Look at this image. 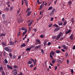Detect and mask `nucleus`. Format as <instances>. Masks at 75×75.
<instances>
[{
  "mask_svg": "<svg viewBox=\"0 0 75 75\" xmlns=\"http://www.w3.org/2000/svg\"><path fill=\"white\" fill-rule=\"evenodd\" d=\"M55 8H53L52 10V11L51 12L52 15H54V11H55Z\"/></svg>",
  "mask_w": 75,
  "mask_h": 75,
  "instance_id": "obj_7",
  "label": "nucleus"
},
{
  "mask_svg": "<svg viewBox=\"0 0 75 75\" xmlns=\"http://www.w3.org/2000/svg\"><path fill=\"white\" fill-rule=\"evenodd\" d=\"M30 61H32L33 62H34V60L32 58H30Z\"/></svg>",
  "mask_w": 75,
  "mask_h": 75,
  "instance_id": "obj_43",
  "label": "nucleus"
},
{
  "mask_svg": "<svg viewBox=\"0 0 75 75\" xmlns=\"http://www.w3.org/2000/svg\"><path fill=\"white\" fill-rule=\"evenodd\" d=\"M25 28L22 27L21 28V30H25Z\"/></svg>",
  "mask_w": 75,
  "mask_h": 75,
  "instance_id": "obj_49",
  "label": "nucleus"
},
{
  "mask_svg": "<svg viewBox=\"0 0 75 75\" xmlns=\"http://www.w3.org/2000/svg\"><path fill=\"white\" fill-rule=\"evenodd\" d=\"M44 46H45L46 45V44H47V42H45L44 43Z\"/></svg>",
  "mask_w": 75,
  "mask_h": 75,
  "instance_id": "obj_47",
  "label": "nucleus"
},
{
  "mask_svg": "<svg viewBox=\"0 0 75 75\" xmlns=\"http://www.w3.org/2000/svg\"><path fill=\"white\" fill-rule=\"evenodd\" d=\"M31 50V48H28L26 49V51H30Z\"/></svg>",
  "mask_w": 75,
  "mask_h": 75,
  "instance_id": "obj_31",
  "label": "nucleus"
},
{
  "mask_svg": "<svg viewBox=\"0 0 75 75\" xmlns=\"http://www.w3.org/2000/svg\"><path fill=\"white\" fill-rule=\"evenodd\" d=\"M74 19L73 18H71V21L72 24L74 23Z\"/></svg>",
  "mask_w": 75,
  "mask_h": 75,
  "instance_id": "obj_15",
  "label": "nucleus"
},
{
  "mask_svg": "<svg viewBox=\"0 0 75 75\" xmlns=\"http://www.w3.org/2000/svg\"><path fill=\"white\" fill-rule=\"evenodd\" d=\"M40 47H41V45H40L37 46L35 47V50H37L38 48H40Z\"/></svg>",
  "mask_w": 75,
  "mask_h": 75,
  "instance_id": "obj_6",
  "label": "nucleus"
},
{
  "mask_svg": "<svg viewBox=\"0 0 75 75\" xmlns=\"http://www.w3.org/2000/svg\"><path fill=\"white\" fill-rule=\"evenodd\" d=\"M69 60H67V64H69Z\"/></svg>",
  "mask_w": 75,
  "mask_h": 75,
  "instance_id": "obj_56",
  "label": "nucleus"
},
{
  "mask_svg": "<svg viewBox=\"0 0 75 75\" xmlns=\"http://www.w3.org/2000/svg\"><path fill=\"white\" fill-rule=\"evenodd\" d=\"M53 20H54V18H53L51 17L50 20L51 21H53Z\"/></svg>",
  "mask_w": 75,
  "mask_h": 75,
  "instance_id": "obj_48",
  "label": "nucleus"
},
{
  "mask_svg": "<svg viewBox=\"0 0 75 75\" xmlns=\"http://www.w3.org/2000/svg\"><path fill=\"white\" fill-rule=\"evenodd\" d=\"M8 51L10 52H12V50H11V49H9Z\"/></svg>",
  "mask_w": 75,
  "mask_h": 75,
  "instance_id": "obj_52",
  "label": "nucleus"
},
{
  "mask_svg": "<svg viewBox=\"0 0 75 75\" xmlns=\"http://www.w3.org/2000/svg\"><path fill=\"white\" fill-rule=\"evenodd\" d=\"M9 44L10 45H14V42H13L12 41H10L9 42Z\"/></svg>",
  "mask_w": 75,
  "mask_h": 75,
  "instance_id": "obj_3",
  "label": "nucleus"
},
{
  "mask_svg": "<svg viewBox=\"0 0 75 75\" xmlns=\"http://www.w3.org/2000/svg\"><path fill=\"white\" fill-rule=\"evenodd\" d=\"M71 74H74V69H71Z\"/></svg>",
  "mask_w": 75,
  "mask_h": 75,
  "instance_id": "obj_40",
  "label": "nucleus"
},
{
  "mask_svg": "<svg viewBox=\"0 0 75 75\" xmlns=\"http://www.w3.org/2000/svg\"><path fill=\"white\" fill-rule=\"evenodd\" d=\"M74 35V34H72L70 37V38L71 40H72L73 39V36Z\"/></svg>",
  "mask_w": 75,
  "mask_h": 75,
  "instance_id": "obj_11",
  "label": "nucleus"
},
{
  "mask_svg": "<svg viewBox=\"0 0 75 75\" xmlns=\"http://www.w3.org/2000/svg\"><path fill=\"white\" fill-rule=\"evenodd\" d=\"M21 55H20V56H19L18 57V59H20L21 58Z\"/></svg>",
  "mask_w": 75,
  "mask_h": 75,
  "instance_id": "obj_39",
  "label": "nucleus"
},
{
  "mask_svg": "<svg viewBox=\"0 0 75 75\" xmlns=\"http://www.w3.org/2000/svg\"><path fill=\"white\" fill-rule=\"evenodd\" d=\"M21 34V31H20L17 34L18 36H20Z\"/></svg>",
  "mask_w": 75,
  "mask_h": 75,
  "instance_id": "obj_30",
  "label": "nucleus"
},
{
  "mask_svg": "<svg viewBox=\"0 0 75 75\" xmlns=\"http://www.w3.org/2000/svg\"><path fill=\"white\" fill-rule=\"evenodd\" d=\"M6 35V33H2L0 35V37H3V36H5Z\"/></svg>",
  "mask_w": 75,
  "mask_h": 75,
  "instance_id": "obj_20",
  "label": "nucleus"
},
{
  "mask_svg": "<svg viewBox=\"0 0 75 75\" xmlns=\"http://www.w3.org/2000/svg\"><path fill=\"white\" fill-rule=\"evenodd\" d=\"M2 17L3 18H4V19H5V18H6L5 16V14H3L2 15Z\"/></svg>",
  "mask_w": 75,
  "mask_h": 75,
  "instance_id": "obj_26",
  "label": "nucleus"
},
{
  "mask_svg": "<svg viewBox=\"0 0 75 75\" xmlns=\"http://www.w3.org/2000/svg\"><path fill=\"white\" fill-rule=\"evenodd\" d=\"M62 35V33H60L58 35H59V36L60 37H61V36Z\"/></svg>",
  "mask_w": 75,
  "mask_h": 75,
  "instance_id": "obj_37",
  "label": "nucleus"
},
{
  "mask_svg": "<svg viewBox=\"0 0 75 75\" xmlns=\"http://www.w3.org/2000/svg\"><path fill=\"white\" fill-rule=\"evenodd\" d=\"M64 20H65V18H63L62 19V21H64Z\"/></svg>",
  "mask_w": 75,
  "mask_h": 75,
  "instance_id": "obj_54",
  "label": "nucleus"
},
{
  "mask_svg": "<svg viewBox=\"0 0 75 75\" xmlns=\"http://www.w3.org/2000/svg\"><path fill=\"white\" fill-rule=\"evenodd\" d=\"M73 50H75V45H74L72 48Z\"/></svg>",
  "mask_w": 75,
  "mask_h": 75,
  "instance_id": "obj_53",
  "label": "nucleus"
},
{
  "mask_svg": "<svg viewBox=\"0 0 75 75\" xmlns=\"http://www.w3.org/2000/svg\"><path fill=\"white\" fill-rule=\"evenodd\" d=\"M47 45H51V43L50 42H49L48 43Z\"/></svg>",
  "mask_w": 75,
  "mask_h": 75,
  "instance_id": "obj_55",
  "label": "nucleus"
},
{
  "mask_svg": "<svg viewBox=\"0 0 75 75\" xmlns=\"http://www.w3.org/2000/svg\"><path fill=\"white\" fill-rule=\"evenodd\" d=\"M5 50L6 51H9V49L8 47H6L5 48Z\"/></svg>",
  "mask_w": 75,
  "mask_h": 75,
  "instance_id": "obj_10",
  "label": "nucleus"
},
{
  "mask_svg": "<svg viewBox=\"0 0 75 75\" xmlns=\"http://www.w3.org/2000/svg\"><path fill=\"white\" fill-rule=\"evenodd\" d=\"M34 67V65L33 64H32L30 66V67L31 68H32V67Z\"/></svg>",
  "mask_w": 75,
  "mask_h": 75,
  "instance_id": "obj_46",
  "label": "nucleus"
},
{
  "mask_svg": "<svg viewBox=\"0 0 75 75\" xmlns=\"http://www.w3.org/2000/svg\"><path fill=\"white\" fill-rule=\"evenodd\" d=\"M28 40L26 42H27L28 43V42L29 41V38L27 39Z\"/></svg>",
  "mask_w": 75,
  "mask_h": 75,
  "instance_id": "obj_61",
  "label": "nucleus"
},
{
  "mask_svg": "<svg viewBox=\"0 0 75 75\" xmlns=\"http://www.w3.org/2000/svg\"><path fill=\"white\" fill-rule=\"evenodd\" d=\"M16 56H13L12 59H13V60H14V59H16Z\"/></svg>",
  "mask_w": 75,
  "mask_h": 75,
  "instance_id": "obj_28",
  "label": "nucleus"
},
{
  "mask_svg": "<svg viewBox=\"0 0 75 75\" xmlns=\"http://www.w3.org/2000/svg\"><path fill=\"white\" fill-rule=\"evenodd\" d=\"M57 62H59V63H62V61L59 59H57Z\"/></svg>",
  "mask_w": 75,
  "mask_h": 75,
  "instance_id": "obj_21",
  "label": "nucleus"
},
{
  "mask_svg": "<svg viewBox=\"0 0 75 75\" xmlns=\"http://www.w3.org/2000/svg\"><path fill=\"white\" fill-rule=\"evenodd\" d=\"M7 67L8 68V69H13V67L12 66H9L8 64L7 65Z\"/></svg>",
  "mask_w": 75,
  "mask_h": 75,
  "instance_id": "obj_2",
  "label": "nucleus"
},
{
  "mask_svg": "<svg viewBox=\"0 0 75 75\" xmlns=\"http://www.w3.org/2000/svg\"><path fill=\"white\" fill-rule=\"evenodd\" d=\"M1 74L2 75H5V72H4V71H2Z\"/></svg>",
  "mask_w": 75,
  "mask_h": 75,
  "instance_id": "obj_23",
  "label": "nucleus"
},
{
  "mask_svg": "<svg viewBox=\"0 0 75 75\" xmlns=\"http://www.w3.org/2000/svg\"><path fill=\"white\" fill-rule=\"evenodd\" d=\"M24 52H23V53H22V54H23L22 56L24 55Z\"/></svg>",
  "mask_w": 75,
  "mask_h": 75,
  "instance_id": "obj_62",
  "label": "nucleus"
},
{
  "mask_svg": "<svg viewBox=\"0 0 75 75\" xmlns=\"http://www.w3.org/2000/svg\"><path fill=\"white\" fill-rule=\"evenodd\" d=\"M52 23H51L49 25V27H52Z\"/></svg>",
  "mask_w": 75,
  "mask_h": 75,
  "instance_id": "obj_41",
  "label": "nucleus"
},
{
  "mask_svg": "<svg viewBox=\"0 0 75 75\" xmlns=\"http://www.w3.org/2000/svg\"><path fill=\"white\" fill-rule=\"evenodd\" d=\"M25 4H28V1H25Z\"/></svg>",
  "mask_w": 75,
  "mask_h": 75,
  "instance_id": "obj_57",
  "label": "nucleus"
},
{
  "mask_svg": "<svg viewBox=\"0 0 75 75\" xmlns=\"http://www.w3.org/2000/svg\"><path fill=\"white\" fill-rule=\"evenodd\" d=\"M41 51L42 52V54H44V50H43L41 49Z\"/></svg>",
  "mask_w": 75,
  "mask_h": 75,
  "instance_id": "obj_44",
  "label": "nucleus"
},
{
  "mask_svg": "<svg viewBox=\"0 0 75 75\" xmlns=\"http://www.w3.org/2000/svg\"><path fill=\"white\" fill-rule=\"evenodd\" d=\"M59 29H60L59 28H56L54 29V31L57 32L58 30H59Z\"/></svg>",
  "mask_w": 75,
  "mask_h": 75,
  "instance_id": "obj_8",
  "label": "nucleus"
},
{
  "mask_svg": "<svg viewBox=\"0 0 75 75\" xmlns=\"http://www.w3.org/2000/svg\"><path fill=\"white\" fill-rule=\"evenodd\" d=\"M18 23H22L23 22V19L21 18L20 19H18Z\"/></svg>",
  "mask_w": 75,
  "mask_h": 75,
  "instance_id": "obj_4",
  "label": "nucleus"
},
{
  "mask_svg": "<svg viewBox=\"0 0 75 75\" xmlns=\"http://www.w3.org/2000/svg\"><path fill=\"white\" fill-rule=\"evenodd\" d=\"M42 8V5L41 4L40 6V7L39 8V10H41Z\"/></svg>",
  "mask_w": 75,
  "mask_h": 75,
  "instance_id": "obj_24",
  "label": "nucleus"
},
{
  "mask_svg": "<svg viewBox=\"0 0 75 75\" xmlns=\"http://www.w3.org/2000/svg\"><path fill=\"white\" fill-rule=\"evenodd\" d=\"M17 69H14L13 70V72L14 75H17Z\"/></svg>",
  "mask_w": 75,
  "mask_h": 75,
  "instance_id": "obj_1",
  "label": "nucleus"
},
{
  "mask_svg": "<svg viewBox=\"0 0 75 75\" xmlns=\"http://www.w3.org/2000/svg\"><path fill=\"white\" fill-rule=\"evenodd\" d=\"M32 23H33L32 21H31L30 22V23H29V24H28V26L30 27V25H31V24H32Z\"/></svg>",
  "mask_w": 75,
  "mask_h": 75,
  "instance_id": "obj_14",
  "label": "nucleus"
},
{
  "mask_svg": "<svg viewBox=\"0 0 75 75\" xmlns=\"http://www.w3.org/2000/svg\"><path fill=\"white\" fill-rule=\"evenodd\" d=\"M35 41L36 42H38L39 44H41V41H40V40L38 39H36Z\"/></svg>",
  "mask_w": 75,
  "mask_h": 75,
  "instance_id": "obj_5",
  "label": "nucleus"
},
{
  "mask_svg": "<svg viewBox=\"0 0 75 75\" xmlns=\"http://www.w3.org/2000/svg\"><path fill=\"white\" fill-rule=\"evenodd\" d=\"M50 54H52V55H54V52H53V51H52L51 53H50Z\"/></svg>",
  "mask_w": 75,
  "mask_h": 75,
  "instance_id": "obj_35",
  "label": "nucleus"
},
{
  "mask_svg": "<svg viewBox=\"0 0 75 75\" xmlns=\"http://www.w3.org/2000/svg\"><path fill=\"white\" fill-rule=\"evenodd\" d=\"M60 37H61L60 36H59V35H58L57 36V38L56 40H59V38H60Z\"/></svg>",
  "mask_w": 75,
  "mask_h": 75,
  "instance_id": "obj_29",
  "label": "nucleus"
},
{
  "mask_svg": "<svg viewBox=\"0 0 75 75\" xmlns=\"http://www.w3.org/2000/svg\"><path fill=\"white\" fill-rule=\"evenodd\" d=\"M23 73H21V72H20V75H23Z\"/></svg>",
  "mask_w": 75,
  "mask_h": 75,
  "instance_id": "obj_64",
  "label": "nucleus"
},
{
  "mask_svg": "<svg viewBox=\"0 0 75 75\" xmlns=\"http://www.w3.org/2000/svg\"><path fill=\"white\" fill-rule=\"evenodd\" d=\"M32 63V62H31L30 60L28 62V64H29L30 65H31V64Z\"/></svg>",
  "mask_w": 75,
  "mask_h": 75,
  "instance_id": "obj_22",
  "label": "nucleus"
},
{
  "mask_svg": "<svg viewBox=\"0 0 75 75\" xmlns=\"http://www.w3.org/2000/svg\"><path fill=\"white\" fill-rule=\"evenodd\" d=\"M52 7L51 6L48 9V10H52Z\"/></svg>",
  "mask_w": 75,
  "mask_h": 75,
  "instance_id": "obj_34",
  "label": "nucleus"
},
{
  "mask_svg": "<svg viewBox=\"0 0 75 75\" xmlns=\"http://www.w3.org/2000/svg\"><path fill=\"white\" fill-rule=\"evenodd\" d=\"M1 44H2L3 45H6V43H5V42H2L1 43Z\"/></svg>",
  "mask_w": 75,
  "mask_h": 75,
  "instance_id": "obj_38",
  "label": "nucleus"
},
{
  "mask_svg": "<svg viewBox=\"0 0 75 75\" xmlns=\"http://www.w3.org/2000/svg\"><path fill=\"white\" fill-rule=\"evenodd\" d=\"M34 31L35 32L36 31H37V29H34Z\"/></svg>",
  "mask_w": 75,
  "mask_h": 75,
  "instance_id": "obj_58",
  "label": "nucleus"
},
{
  "mask_svg": "<svg viewBox=\"0 0 75 75\" xmlns=\"http://www.w3.org/2000/svg\"><path fill=\"white\" fill-rule=\"evenodd\" d=\"M37 3L38 4H39V3H40V1H39V0H37Z\"/></svg>",
  "mask_w": 75,
  "mask_h": 75,
  "instance_id": "obj_63",
  "label": "nucleus"
},
{
  "mask_svg": "<svg viewBox=\"0 0 75 75\" xmlns=\"http://www.w3.org/2000/svg\"><path fill=\"white\" fill-rule=\"evenodd\" d=\"M6 52L4 51V56H5V55H6Z\"/></svg>",
  "mask_w": 75,
  "mask_h": 75,
  "instance_id": "obj_59",
  "label": "nucleus"
},
{
  "mask_svg": "<svg viewBox=\"0 0 75 75\" xmlns=\"http://www.w3.org/2000/svg\"><path fill=\"white\" fill-rule=\"evenodd\" d=\"M63 24V23H59V25H62Z\"/></svg>",
  "mask_w": 75,
  "mask_h": 75,
  "instance_id": "obj_45",
  "label": "nucleus"
},
{
  "mask_svg": "<svg viewBox=\"0 0 75 75\" xmlns=\"http://www.w3.org/2000/svg\"><path fill=\"white\" fill-rule=\"evenodd\" d=\"M25 44H23V45H21V47H25Z\"/></svg>",
  "mask_w": 75,
  "mask_h": 75,
  "instance_id": "obj_33",
  "label": "nucleus"
},
{
  "mask_svg": "<svg viewBox=\"0 0 75 75\" xmlns=\"http://www.w3.org/2000/svg\"><path fill=\"white\" fill-rule=\"evenodd\" d=\"M53 27H58V25H57V24H54L53 25Z\"/></svg>",
  "mask_w": 75,
  "mask_h": 75,
  "instance_id": "obj_27",
  "label": "nucleus"
},
{
  "mask_svg": "<svg viewBox=\"0 0 75 75\" xmlns=\"http://www.w3.org/2000/svg\"><path fill=\"white\" fill-rule=\"evenodd\" d=\"M30 11V8H28L26 10V13H28Z\"/></svg>",
  "mask_w": 75,
  "mask_h": 75,
  "instance_id": "obj_36",
  "label": "nucleus"
},
{
  "mask_svg": "<svg viewBox=\"0 0 75 75\" xmlns=\"http://www.w3.org/2000/svg\"><path fill=\"white\" fill-rule=\"evenodd\" d=\"M3 67L1 66L0 67V71H3Z\"/></svg>",
  "mask_w": 75,
  "mask_h": 75,
  "instance_id": "obj_16",
  "label": "nucleus"
},
{
  "mask_svg": "<svg viewBox=\"0 0 75 75\" xmlns=\"http://www.w3.org/2000/svg\"><path fill=\"white\" fill-rule=\"evenodd\" d=\"M27 29H25V31L23 33V35H24L26 33H27Z\"/></svg>",
  "mask_w": 75,
  "mask_h": 75,
  "instance_id": "obj_9",
  "label": "nucleus"
},
{
  "mask_svg": "<svg viewBox=\"0 0 75 75\" xmlns=\"http://www.w3.org/2000/svg\"><path fill=\"white\" fill-rule=\"evenodd\" d=\"M4 61L5 62V63H6V64H7V63H8V62L7 61L6 59H5L4 60Z\"/></svg>",
  "mask_w": 75,
  "mask_h": 75,
  "instance_id": "obj_25",
  "label": "nucleus"
},
{
  "mask_svg": "<svg viewBox=\"0 0 75 75\" xmlns=\"http://www.w3.org/2000/svg\"><path fill=\"white\" fill-rule=\"evenodd\" d=\"M50 58H53V57H52V54H51V53H50Z\"/></svg>",
  "mask_w": 75,
  "mask_h": 75,
  "instance_id": "obj_50",
  "label": "nucleus"
},
{
  "mask_svg": "<svg viewBox=\"0 0 75 75\" xmlns=\"http://www.w3.org/2000/svg\"><path fill=\"white\" fill-rule=\"evenodd\" d=\"M9 56H10L11 58H12L13 55H12V54H11V53H10V54H9Z\"/></svg>",
  "mask_w": 75,
  "mask_h": 75,
  "instance_id": "obj_32",
  "label": "nucleus"
},
{
  "mask_svg": "<svg viewBox=\"0 0 75 75\" xmlns=\"http://www.w3.org/2000/svg\"><path fill=\"white\" fill-rule=\"evenodd\" d=\"M31 12L29 11L27 14V16H29L30 15H31Z\"/></svg>",
  "mask_w": 75,
  "mask_h": 75,
  "instance_id": "obj_13",
  "label": "nucleus"
},
{
  "mask_svg": "<svg viewBox=\"0 0 75 75\" xmlns=\"http://www.w3.org/2000/svg\"><path fill=\"white\" fill-rule=\"evenodd\" d=\"M68 4H69V5H70V6H71V4H72V2L71 1H69L68 2Z\"/></svg>",
  "mask_w": 75,
  "mask_h": 75,
  "instance_id": "obj_19",
  "label": "nucleus"
},
{
  "mask_svg": "<svg viewBox=\"0 0 75 75\" xmlns=\"http://www.w3.org/2000/svg\"><path fill=\"white\" fill-rule=\"evenodd\" d=\"M71 30H69L66 33V34H68L69 33H71Z\"/></svg>",
  "mask_w": 75,
  "mask_h": 75,
  "instance_id": "obj_12",
  "label": "nucleus"
},
{
  "mask_svg": "<svg viewBox=\"0 0 75 75\" xmlns=\"http://www.w3.org/2000/svg\"><path fill=\"white\" fill-rule=\"evenodd\" d=\"M68 53H66L65 54V56L66 57H67V56H68Z\"/></svg>",
  "mask_w": 75,
  "mask_h": 75,
  "instance_id": "obj_51",
  "label": "nucleus"
},
{
  "mask_svg": "<svg viewBox=\"0 0 75 75\" xmlns=\"http://www.w3.org/2000/svg\"><path fill=\"white\" fill-rule=\"evenodd\" d=\"M61 50L63 52H65V50H64V49H62Z\"/></svg>",
  "mask_w": 75,
  "mask_h": 75,
  "instance_id": "obj_60",
  "label": "nucleus"
},
{
  "mask_svg": "<svg viewBox=\"0 0 75 75\" xmlns=\"http://www.w3.org/2000/svg\"><path fill=\"white\" fill-rule=\"evenodd\" d=\"M57 54H59L61 52V51L59 50H57L56 51Z\"/></svg>",
  "mask_w": 75,
  "mask_h": 75,
  "instance_id": "obj_18",
  "label": "nucleus"
},
{
  "mask_svg": "<svg viewBox=\"0 0 75 75\" xmlns=\"http://www.w3.org/2000/svg\"><path fill=\"white\" fill-rule=\"evenodd\" d=\"M13 68H18V66L15 65L13 66Z\"/></svg>",
  "mask_w": 75,
  "mask_h": 75,
  "instance_id": "obj_42",
  "label": "nucleus"
},
{
  "mask_svg": "<svg viewBox=\"0 0 75 75\" xmlns=\"http://www.w3.org/2000/svg\"><path fill=\"white\" fill-rule=\"evenodd\" d=\"M67 21H65L63 22V25H65L67 24Z\"/></svg>",
  "mask_w": 75,
  "mask_h": 75,
  "instance_id": "obj_17",
  "label": "nucleus"
}]
</instances>
